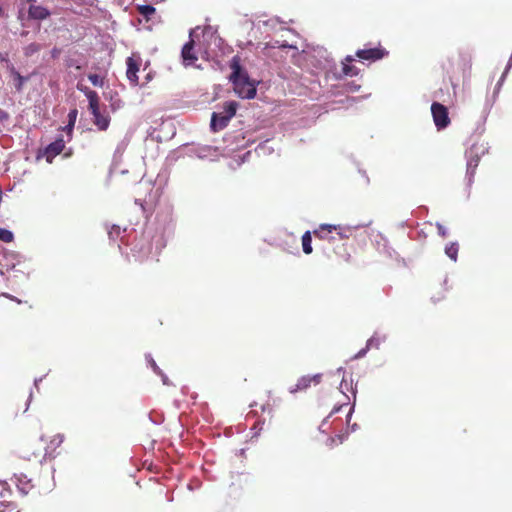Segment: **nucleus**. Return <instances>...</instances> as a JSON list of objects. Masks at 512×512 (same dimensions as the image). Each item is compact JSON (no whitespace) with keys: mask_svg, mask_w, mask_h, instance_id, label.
I'll use <instances>...</instances> for the list:
<instances>
[{"mask_svg":"<svg viewBox=\"0 0 512 512\" xmlns=\"http://www.w3.org/2000/svg\"><path fill=\"white\" fill-rule=\"evenodd\" d=\"M28 33H29V31L24 30L21 32V36L26 37V36H28Z\"/></svg>","mask_w":512,"mask_h":512,"instance_id":"obj_51","label":"nucleus"},{"mask_svg":"<svg viewBox=\"0 0 512 512\" xmlns=\"http://www.w3.org/2000/svg\"><path fill=\"white\" fill-rule=\"evenodd\" d=\"M41 48V44L39 43L32 42L27 44L26 47H24V56L27 58L32 57V55L39 52Z\"/></svg>","mask_w":512,"mask_h":512,"instance_id":"obj_22","label":"nucleus"},{"mask_svg":"<svg viewBox=\"0 0 512 512\" xmlns=\"http://www.w3.org/2000/svg\"><path fill=\"white\" fill-rule=\"evenodd\" d=\"M24 17H25V16L23 15V13H21V12H20V13H19V15H18V19H19V21H20L21 23H23V18H24Z\"/></svg>","mask_w":512,"mask_h":512,"instance_id":"obj_49","label":"nucleus"},{"mask_svg":"<svg viewBox=\"0 0 512 512\" xmlns=\"http://www.w3.org/2000/svg\"><path fill=\"white\" fill-rule=\"evenodd\" d=\"M436 226H437L439 235L442 237H446L448 234V230L446 229V227L439 222L436 223Z\"/></svg>","mask_w":512,"mask_h":512,"instance_id":"obj_33","label":"nucleus"},{"mask_svg":"<svg viewBox=\"0 0 512 512\" xmlns=\"http://www.w3.org/2000/svg\"><path fill=\"white\" fill-rule=\"evenodd\" d=\"M187 153L189 156L204 159L214 155L216 153V149L209 145L190 146Z\"/></svg>","mask_w":512,"mask_h":512,"instance_id":"obj_10","label":"nucleus"},{"mask_svg":"<svg viewBox=\"0 0 512 512\" xmlns=\"http://www.w3.org/2000/svg\"><path fill=\"white\" fill-rule=\"evenodd\" d=\"M443 94V89L440 88L435 94H434V97L435 98H442L441 95Z\"/></svg>","mask_w":512,"mask_h":512,"instance_id":"obj_45","label":"nucleus"},{"mask_svg":"<svg viewBox=\"0 0 512 512\" xmlns=\"http://www.w3.org/2000/svg\"><path fill=\"white\" fill-rule=\"evenodd\" d=\"M139 64L133 58L126 59V76L128 81L133 85H138L139 83Z\"/></svg>","mask_w":512,"mask_h":512,"instance_id":"obj_9","label":"nucleus"},{"mask_svg":"<svg viewBox=\"0 0 512 512\" xmlns=\"http://www.w3.org/2000/svg\"><path fill=\"white\" fill-rule=\"evenodd\" d=\"M431 114L438 130L447 128L451 122L448 109L438 102L431 105Z\"/></svg>","mask_w":512,"mask_h":512,"instance_id":"obj_5","label":"nucleus"},{"mask_svg":"<svg viewBox=\"0 0 512 512\" xmlns=\"http://www.w3.org/2000/svg\"><path fill=\"white\" fill-rule=\"evenodd\" d=\"M354 61V58L351 56L346 57V62L343 63V73L348 76H355L358 74V70L356 66L348 64L349 62Z\"/></svg>","mask_w":512,"mask_h":512,"instance_id":"obj_19","label":"nucleus"},{"mask_svg":"<svg viewBox=\"0 0 512 512\" xmlns=\"http://www.w3.org/2000/svg\"><path fill=\"white\" fill-rule=\"evenodd\" d=\"M8 72L12 78L14 88L20 93L23 91V86L29 81V76L20 74L12 62H8Z\"/></svg>","mask_w":512,"mask_h":512,"instance_id":"obj_7","label":"nucleus"},{"mask_svg":"<svg viewBox=\"0 0 512 512\" xmlns=\"http://www.w3.org/2000/svg\"><path fill=\"white\" fill-rule=\"evenodd\" d=\"M311 379L314 384H318V383H320V381L322 379V374L316 373V374H314V376L311 377Z\"/></svg>","mask_w":512,"mask_h":512,"instance_id":"obj_36","label":"nucleus"},{"mask_svg":"<svg viewBox=\"0 0 512 512\" xmlns=\"http://www.w3.org/2000/svg\"><path fill=\"white\" fill-rule=\"evenodd\" d=\"M77 89L80 90L82 93H84L86 96L88 95V91H91V89L81 83L77 84Z\"/></svg>","mask_w":512,"mask_h":512,"instance_id":"obj_35","label":"nucleus"},{"mask_svg":"<svg viewBox=\"0 0 512 512\" xmlns=\"http://www.w3.org/2000/svg\"><path fill=\"white\" fill-rule=\"evenodd\" d=\"M267 149H268V148H267L266 143H264V144H260V145H258V147H257V151H258L260 154H265V153H266V151H267Z\"/></svg>","mask_w":512,"mask_h":512,"instance_id":"obj_38","label":"nucleus"},{"mask_svg":"<svg viewBox=\"0 0 512 512\" xmlns=\"http://www.w3.org/2000/svg\"><path fill=\"white\" fill-rule=\"evenodd\" d=\"M383 51L377 48L360 49L356 51V57L360 60L377 61L383 58Z\"/></svg>","mask_w":512,"mask_h":512,"instance_id":"obj_11","label":"nucleus"},{"mask_svg":"<svg viewBox=\"0 0 512 512\" xmlns=\"http://www.w3.org/2000/svg\"><path fill=\"white\" fill-rule=\"evenodd\" d=\"M40 381H42V378H40V379H35V380H34V386H35L37 389H38V384H39V382H40Z\"/></svg>","mask_w":512,"mask_h":512,"instance_id":"obj_48","label":"nucleus"},{"mask_svg":"<svg viewBox=\"0 0 512 512\" xmlns=\"http://www.w3.org/2000/svg\"><path fill=\"white\" fill-rule=\"evenodd\" d=\"M41 439L44 441L46 445L51 446L53 448L61 446L62 443L64 442V436L61 434L54 435L53 437L50 438L49 442L45 441L44 437H42Z\"/></svg>","mask_w":512,"mask_h":512,"instance_id":"obj_24","label":"nucleus"},{"mask_svg":"<svg viewBox=\"0 0 512 512\" xmlns=\"http://www.w3.org/2000/svg\"><path fill=\"white\" fill-rule=\"evenodd\" d=\"M33 457L35 458L36 462L41 465L43 460L40 458V456L38 454H36L35 452L32 453Z\"/></svg>","mask_w":512,"mask_h":512,"instance_id":"obj_43","label":"nucleus"},{"mask_svg":"<svg viewBox=\"0 0 512 512\" xmlns=\"http://www.w3.org/2000/svg\"><path fill=\"white\" fill-rule=\"evenodd\" d=\"M344 383H345V379H343V380H342V382H341V385H340V386L342 387Z\"/></svg>","mask_w":512,"mask_h":512,"instance_id":"obj_57","label":"nucleus"},{"mask_svg":"<svg viewBox=\"0 0 512 512\" xmlns=\"http://www.w3.org/2000/svg\"><path fill=\"white\" fill-rule=\"evenodd\" d=\"M386 340V336H377V334H374L372 337L368 339L367 348H376L378 349L380 344L383 343V341Z\"/></svg>","mask_w":512,"mask_h":512,"instance_id":"obj_23","label":"nucleus"},{"mask_svg":"<svg viewBox=\"0 0 512 512\" xmlns=\"http://www.w3.org/2000/svg\"><path fill=\"white\" fill-rule=\"evenodd\" d=\"M65 149V141L63 137H59L54 140L52 143L46 146L44 150V155L46 157V161L51 163L53 158L60 154Z\"/></svg>","mask_w":512,"mask_h":512,"instance_id":"obj_6","label":"nucleus"},{"mask_svg":"<svg viewBox=\"0 0 512 512\" xmlns=\"http://www.w3.org/2000/svg\"><path fill=\"white\" fill-rule=\"evenodd\" d=\"M200 46L207 59L217 57L222 50V39L217 35V30L211 26L205 27L201 31Z\"/></svg>","mask_w":512,"mask_h":512,"instance_id":"obj_2","label":"nucleus"},{"mask_svg":"<svg viewBox=\"0 0 512 512\" xmlns=\"http://www.w3.org/2000/svg\"><path fill=\"white\" fill-rule=\"evenodd\" d=\"M27 2L30 3V5L31 4H36L37 0H27Z\"/></svg>","mask_w":512,"mask_h":512,"instance_id":"obj_53","label":"nucleus"},{"mask_svg":"<svg viewBox=\"0 0 512 512\" xmlns=\"http://www.w3.org/2000/svg\"><path fill=\"white\" fill-rule=\"evenodd\" d=\"M76 117H77V110L76 109L71 110L68 114V124L64 128V130H66L68 133H71L73 131Z\"/></svg>","mask_w":512,"mask_h":512,"instance_id":"obj_25","label":"nucleus"},{"mask_svg":"<svg viewBox=\"0 0 512 512\" xmlns=\"http://www.w3.org/2000/svg\"><path fill=\"white\" fill-rule=\"evenodd\" d=\"M88 79L91 81V83L94 85V86H98V87H102L104 82H103V78H101L99 75L97 74H89L88 75Z\"/></svg>","mask_w":512,"mask_h":512,"instance_id":"obj_30","label":"nucleus"},{"mask_svg":"<svg viewBox=\"0 0 512 512\" xmlns=\"http://www.w3.org/2000/svg\"><path fill=\"white\" fill-rule=\"evenodd\" d=\"M488 151L487 145L484 143L474 144L467 152V178L468 182L471 185L472 178L474 176L475 170L479 165L481 155L485 154Z\"/></svg>","mask_w":512,"mask_h":512,"instance_id":"obj_3","label":"nucleus"},{"mask_svg":"<svg viewBox=\"0 0 512 512\" xmlns=\"http://www.w3.org/2000/svg\"><path fill=\"white\" fill-rule=\"evenodd\" d=\"M112 107H113L114 109H116V108H118V107H119V105H117V104H112Z\"/></svg>","mask_w":512,"mask_h":512,"instance_id":"obj_56","label":"nucleus"},{"mask_svg":"<svg viewBox=\"0 0 512 512\" xmlns=\"http://www.w3.org/2000/svg\"><path fill=\"white\" fill-rule=\"evenodd\" d=\"M17 486L19 487V490L27 494L31 491V489L34 487V484L32 483V480L27 479L25 474L17 475L15 474Z\"/></svg>","mask_w":512,"mask_h":512,"instance_id":"obj_14","label":"nucleus"},{"mask_svg":"<svg viewBox=\"0 0 512 512\" xmlns=\"http://www.w3.org/2000/svg\"><path fill=\"white\" fill-rule=\"evenodd\" d=\"M146 360L148 362V366H150L155 373L162 374V370L157 365L156 361L153 359V357L151 355H147Z\"/></svg>","mask_w":512,"mask_h":512,"instance_id":"obj_29","label":"nucleus"},{"mask_svg":"<svg viewBox=\"0 0 512 512\" xmlns=\"http://www.w3.org/2000/svg\"><path fill=\"white\" fill-rule=\"evenodd\" d=\"M354 412V406H352L347 414V419L349 420Z\"/></svg>","mask_w":512,"mask_h":512,"instance_id":"obj_47","label":"nucleus"},{"mask_svg":"<svg viewBox=\"0 0 512 512\" xmlns=\"http://www.w3.org/2000/svg\"><path fill=\"white\" fill-rule=\"evenodd\" d=\"M0 241L4 243L13 242V232L0 228Z\"/></svg>","mask_w":512,"mask_h":512,"instance_id":"obj_27","label":"nucleus"},{"mask_svg":"<svg viewBox=\"0 0 512 512\" xmlns=\"http://www.w3.org/2000/svg\"><path fill=\"white\" fill-rule=\"evenodd\" d=\"M359 87H360L359 85H357L353 82L348 84V90H351V91H356L359 89Z\"/></svg>","mask_w":512,"mask_h":512,"instance_id":"obj_41","label":"nucleus"},{"mask_svg":"<svg viewBox=\"0 0 512 512\" xmlns=\"http://www.w3.org/2000/svg\"><path fill=\"white\" fill-rule=\"evenodd\" d=\"M508 64H510V67L512 66V55L510 56V60H509Z\"/></svg>","mask_w":512,"mask_h":512,"instance_id":"obj_55","label":"nucleus"},{"mask_svg":"<svg viewBox=\"0 0 512 512\" xmlns=\"http://www.w3.org/2000/svg\"><path fill=\"white\" fill-rule=\"evenodd\" d=\"M337 233L341 238H347L351 233V228L350 226L338 225Z\"/></svg>","mask_w":512,"mask_h":512,"instance_id":"obj_31","label":"nucleus"},{"mask_svg":"<svg viewBox=\"0 0 512 512\" xmlns=\"http://www.w3.org/2000/svg\"><path fill=\"white\" fill-rule=\"evenodd\" d=\"M343 407V405H340V406H337V407H334L333 410H332V413L331 414H335L337 412H339L341 410V408Z\"/></svg>","mask_w":512,"mask_h":512,"instance_id":"obj_46","label":"nucleus"},{"mask_svg":"<svg viewBox=\"0 0 512 512\" xmlns=\"http://www.w3.org/2000/svg\"><path fill=\"white\" fill-rule=\"evenodd\" d=\"M338 225L334 224H320L317 230L314 231V235L325 238L324 231L332 232L337 231Z\"/></svg>","mask_w":512,"mask_h":512,"instance_id":"obj_20","label":"nucleus"},{"mask_svg":"<svg viewBox=\"0 0 512 512\" xmlns=\"http://www.w3.org/2000/svg\"><path fill=\"white\" fill-rule=\"evenodd\" d=\"M445 254L453 261H457L459 254V244L457 242H450L445 246Z\"/></svg>","mask_w":512,"mask_h":512,"instance_id":"obj_16","label":"nucleus"},{"mask_svg":"<svg viewBox=\"0 0 512 512\" xmlns=\"http://www.w3.org/2000/svg\"><path fill=\"white\" fill-rule=\"evenodd\" d=\"M272 47H281V48H292V46H289L287 43H281L279 41H275L274 44H272Z\"/></svg>","mask_w":512,"mask_h":512,"instance_id":"obj_37","label":"nucleus"},{"mask_svg":"<svg viewBox=\"0 0 512 512\" xmlns=\"http://www.w3.org/2000/svg\"><path fill=\"white\" fill-rule=\"evenodd\" d=\"M312 236L310 231H306L304 235L302 236V245H303V251L304 254H311L313 252L312 248Z\"/></svg>","mask_w":512,"mask_h":512,"instance_id":"obj_18","label":"nucleus"},{"mask_svg":"<svg viewBox=\"0 0 512 512\" xmlns=\"http://www.w3.org/2000/svg\"><path fill=\"white\" fill-rule=\"evenodd\" d=\"M311 383H312L311 377L304 376V377L300 378L294 386L290 387L289 392L295 393L300 390H305V389H307V387L310 386Z\"/></svg>","mask_w":512,"mask_h":512,"instance_id":"obj_15","label":"nucleus"},{"mask_svg":"<svg viewBox=\"0 0 512 512\" xmlns=\"http://www.w3.org/2000/svg\"><path fill=\"white\" fill-rule=\"evenodd\" d=\"M139 14L142 15L143 17L149 19L152 15L155 14V7L151 6V5H142V6H139Z\"/></svg>","mask_w":512,"mask_h":512,"instance_id":"obj_26","label":"nucleus"},{"mask_svg":"<svg viewBox=\"0 0 512 512\" xmlns=\"http://www.w3.org/2000/svg\"><path fill=\"white\" fill-rule=\"evenodd\" d=\"M88 99V109L91 111H96L98 107H100L99 104V96L95 90H92L88 92V95L86 96Z\"/></svg>","mask_w":512,"mask_h":512,"instance_id":"obj_17","label":"nucleus"},{"mask_svg":"<svg viewBox=\"0 0 512 512\" xmlns=\"http://www.w3.org/2000/svg\"><path fill=\"white\" fill-rule=\"evenodd\" d=\"M229 119L224 116L223 112H213L210 120V128L213 131H219L227 127Z\"/></svg>","mask_w":512,"mask_h":512,"instance_id":"obj_12","label":"nucleus"},{"mask_svg":"<svg viewBox=\"0 0 512 512\" xmlns=\"http://www.w3.org/2000/svg\"><path fill=\"white\" fill-rule=\"evenodd\" d=\"M159 375H160V377L162 378V382H163L164 384H166V385H167V384H169V379H168V377H167V375H166V374H164V373L162 372V374H159Z\"/></svg>","mask_w":512,"mask_h":512,"instance_id":"obj_42","label":"nucleus"},{"mask_svg":"<svg viewBox=\"0 0 512 512\" xmlns=\"http://www.w3.org/2000/svg\"><path fill=\"white\" fill-rule=\"evenodd\" d=\"M509 71H510V64H507L506 69L502 73L501 78L499 79V81H498V83L496 85V89L497 90H499L502 87V84L505 81V78H506V76H507Z\"/></svg>","mask_w":512,"mask_h":512,"instance_id":"obj_32","label":"nucleus"},{"mask_svg":"<svg viewBox=\"0 0 512 512\" xmlns=\"http://www.w3.org/2000/svg\"><path fill=\"white\" fill-rule=\"evenodd\" d=\"M1 512V511H0Z\"/></svg>","mask_w":512,"mask_h":512,"instance_id":"obj_59","label":"nucleus"},{"mask_svg":"<svg viewBox=\"0 0 512 512\" xmlns=\"http://www.w3.org/2000/svg\"><path fill=\"white\" fill-rule=\"evenodd\" d=\"M91 114L93 116V122L97 126L98 130L106 131L110 123V117L106 109L101 111L100 107H98L95 111H91Z\"/></svg>","mask_w":512,"mask_h":512,"instance_id":"obj_8","label":"nucleus"},{"mask_svg":"<svg viewBox=\"0 0 512 512\" xmlns=\"http://www.w3.org/2000/svg\"><path fill=\"white\" fill-rule=\"evenodd\" d=\"M6 118H7L6 112L3 111L2 109H0V120L3 121Z\"/></svg>","mask_w":512,"mask_h":512,"instance_id":"obj_44","label":"nucleus"},{"mask_svg":"<svg viewBox=\"0 0 512 512\" xmlns=\"http://www.w3.org/2000/svg\"><path fill=\"white\" fill-rule=\"evenodd\" d=\"M238 104L236 102H227L223 106V114L226 116L229 120L232 119V117L235 116L236 110H237Z\"/></svg>","mask_w":512,"mask_h":512,"instance_id":"obj_21","label":"nucleus"},{"mask_svg":"<svg viewBox=\"0 0 512 512\" xmlns=\"http://www.w3.org/2000/svg\"><path fill=\"white\" fill-rule=\"evenodd\" d=\"M267 408H269V405H262V410L263 412L267 410Z\"/></svg>","mask_w":512,"mask_h":512,"instance_id":"obj_54","label":"nucleus"},{"mask_svg":"<svg viewBox=\"0 0 512 512\" xmlns=\"http://www.w3.org/2000/svg\"><path fill=\"white\" fill-rule=\"evenodd\" d=\"M198 30L199 28L191 30L190 41L185 43L181 50V57L186 66L194 65L195 61H197V56L194 52V43L195 39H199L200 37Z\"/></svg>","mask_w":512,"mask_h":512,"instance_id":"obj_4","label":"nucleus"},{"mask_svg":"<svg viewBox=\"0 0 512 512\" xmlns=\"http://www.w3.org/2000/svg\"><path fill=\"white\" fill-rule=\"evenodd\" d=\"M2 199V196L0 195V200Z\"/></svg>","mask_w":512,"mask_h":512,"instance_id":"obj_58","label":"nucleus"},{"mask_svg":"<svg viewBox=\"0 0 512 512\" xmlns=\"http://www.w3.org/2000/svg\"><path fill=\"white\" fill-rule=\"evenodd\" d=\"M28 16L31 19L44 20L50 16V12L42 5L31 4L28 8Z\"/></svg>","mask_w":512,"mask_h":512,"instance_id":"obj_13","label":"nucleus"},{"mask_svg":"<svg viewBox=\"0 0 512 512\" xmlns=\"http://www.w3.org/2000/svg\"><path fill=\"white\" fill-rule=\"evenodd\" d=\"M3 16H4V9L0 5V18H2Z\"/></svg>","mask_w":512,"mask_h":512,"instance_id":"obj_52","label":"nucleus"},{"mask_svg":"<svg viewBox=\"0 0 512 512\" xmlns=\"http://www.w3.org/2000/svg\"><path fill=\"white\" fill-rule=\"evenodd\" d=\"M121 233V229L117 225H112L109 227L107 234L110 241H115L116 237H118Z\"/></svg>","mask_w":512,"mask_h":512,"instance_id":"obj_28","label":"nucleus"},{"mask_svg":"<svg viewBox=\"0 0 512 512\" xmlns=\"http://www.w3.org/2000/svg\"><path fill=\"white\" fill-rule=\"evenodd\" d=\"M0 61L5 62L6 68L8 69V62H10V61L7 57V54L0 53Z\"/></svg>","mask_w":512,"mask_h":512,"instance_id":"obj_39","label":"nucleus"},{"mask_svg":"<svg viewBox=\"0 0 512 512\" xmlns=\"http://www.w3.org/2000/svg\"><path fill=\"white\" fill-rule=\"evenodd\" d=\"M336 372H337V373H345V372H346V370H345V368L340 367V368H338V369L336 370Z\"/></svg>","mask_w":512,"mask_h":512,"instance_id":"obj_50","label":"nucleus"},{"mask_svg":"<svg viewBox=\"0 0 512 512\" xmlns=\"http://www.w3.org/2000/svg\"><path fill=\"white\" fill-rule=\"evenodd\" d=\"M276 23H278V19L272 18V19L267 20L264 24L266 26H272L273 27Z\"/></svg>","mask_w":512,"mask_h":512,"instance_id":"obj_40","label":"nucleus"},{"mask_svg":"<svg viewBox=\"0 0 512 512\" xmlns=\"http://www.w3.org/2000/svg\"><path fill=\"white\" fill-rule=\"evenodd\" d=\"M369 349L370 348H367V345H366L365 348H362L358 352L355 353L354 359H360V358L365 357L367 355V352Z\"/></svg>","mask_w":512,"mask_h":512,"instance_id":"obj_34","label":"nucleus"},{"mask_svg":"<svg viewBox=\"0 0 512 512\" xmlns=\"http://www.w3.org/2000/svg\"><path fill=\"white\" fill-rule=\"evenodd\" d=\"M230 81L233 84L234 91L239 97L253 99L256 96L257 81L250 78L248 72L243 69L238 57H233L230 61Z\"/></svg>","mask_w":512,"mask_h":512,"instance_id":"obj_1","label":"nucleus"}]
</instances>
